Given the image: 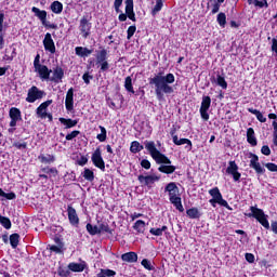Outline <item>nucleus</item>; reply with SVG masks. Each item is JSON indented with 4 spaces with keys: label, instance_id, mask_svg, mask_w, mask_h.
<instances>
[{
    "label": "nucleus",
    "instance_id": "obj_51",
    "mask_svg": "<svg viewBox=\"0 0 277 277\" xmlns=\"http://www.w3.org/2000/svg\"><path fill=\"white\" fill-rule=\"evenodd\" d=\"M81 132L79 130H75L71 133L66 135V140L68 142H70V140H75V137H77V135H79Z\"/></svg>",
    "mask_w": 277,
    "mask_h": 277
},
{
    "label": "nucleus",
    "instance_id": "obj_36",
    "mask_svg": "<svg viewBox=\"0 0 277 277\" xmlns=\"http://www.w3.org/2000/svg\"><path fill=\"white\" fill-rule=\"evenodd\" d=\"M38 159L41 161V163H53V161H55V157L51 155H40Z\"/></svg>",
    "mask_w": 277,
    "mask_h": 277
},
{
    "label": "nucleus",
    "instance_id": "obj_10",
    "mask_svg": "<svg viewBox=\"0 0 277 277\" xmlns=\"http://www.w3.org/2000/svg\"><path fill=\"white\" fill-rule=\"evenodd\" d=\"M209 107H211V97L203 96L199 109L202 120H209Z\"/></svg>",
    "mask_w": 277,
    "mask_h": 277
},
{
    "label": "nucleus",
    "instance_id": "obj_58",
    "mask_svg": "<svg viewBox=\"0 0 277 277\" xmlns=\"http://www.w3.org/2000/svg\"><path fill=\"white\" fill-rule=\"evenodd\" d=\"M217 12H220V4L217 1H214L212 4V14H217Z\"/></svg>",
    "mask_w": 277,
    "mask_h": 277
},
{
    "label": "nucleus",
    "instance_id": "obj_15",
    "mask_svg": "<svg viewBox=\"0 0 277 277\" xmlns=\"http://www.w3.org/2000/svg\"><path fill=\"white\" fill-rule=\"evenodd\" d=\"M43 47L45 51H49V53H55V42L53 41V37H51L50 32H47L44 36Z\"/></svg>",
    "mask_w": 277,
    "mask_h": 277
},
{
    "label": "nucleus",
    "instance_id": "obj_4",
    "mask_svg": "<svg viewBox=\"0 0 277 277\" xmlns=\"http://www.w3.org/2000/svg\"><path fill=\"white\" fill-rule=\"evenodd\" d=\"M44 96H47V93L34 85L28 90L26 101L27 103H36V101H40Z\"/></svg>",
    "mask_w": 277,
    "mask_h": 277
},
{
    "label": "nucleus",
    "instance_id": "obj_11",
    "mask_svg": "<svg viewBox=\"0 0 277 277\" xmlns=\"http://www.w3.org/2000/svg\"><path fill=\"white\" fill-rule=\"evenodd\" d=\"M52 103H53V100H48V101L43 102L42 104H40V106L37 108L38 118H50V120H53V116L47 114V109H48L49 105H51Z\"/></svg>",
    "mask_w": 277,
    "mask_h": 277
},
{
    "label": "nucleus",
    "instance_id": "obj_17",
    "mask_svg": "<svg viewBox=\"0 0 277 277\" xmlns=\"http://www.w3.org/2000/svg\"><path fill=\"white\" fill-rule=\"evenodd\" d=\"M74 96H75V91L72 90V88H70L67 91L66 98H65V107L67 111H72V108L75 105Z\"/></svg>",
    "mask_w": 277,
    "mask_h": 277
},
{
    "label": "nucleus",
    "instance_id": "obj_12",
    "mask_svg": "<svg viewBox=\"0 0 277 277\" xmlns=\"http://www.w3.org/2000/svg\"><path fill=\"white\" fill-rule=\"evenodd\" d=\"M226 173L230 174L235 182H237V181H239V179H241V173H239V166H237V162H235V161L228 162Z\"/></svg>",
    "mask_w": 277,
    "mask_h": 277
},
{
    "label": "nucleus",
    "instance_id": "obj_13",
    "mask_svg": "<svg viewBox=\"0 0 277 277\" xmlns=\"http://www.w3.org/2000/svg\"><path fill=\"white\" fill-rule=\"evenodd\" d=\"M35 72H38L42 81H50L51 72H53V70L49 69V67H47L45 65H37Z\"/></svg>",
    "mask_w": 277,
    "mask_h": 277
},
{
    "label": "nucleus",
    "instance_id": "obj_41",
    "mask_svg": "<svg viewBox=\"0 0 277 277\" xmlns=\"http://www.w3.org/2000/svg\"><path fill=\"white\" fill-rule=\"evenodd\" d=\"M87 230L88 233H90L91 235H98L101 234L98 230V226H93L92 224L88 223L87 224Z\"/></svg>",
    "mask_w": 277,
    "mask_h": 277
},
{
    "label": "nucleus",
    "instance_id": "obj_59",
    "mask_svg": "<svg viewBox=\"0 0 277 277\" xmlns=\"http://www.w3.org/2000/svg\"><path fill=\"white\" fill-rule=\"evenodd\" d=\"M88 163V157L81 156L80 159H78V166H85Z\"/></svg>",
    "mask_w": 277,
    "mask_h": 277
},
{
    "label": "nucleus",
    "instance_id": "obj_64",
    "mask_svg": "<svg viewBox=\"0 0 277 277\" xmlns=\"http://www.w3.org/2000/svg\"><path fill=\"white\" fill-rule=\"evenodd\" d=\"M272 51H274V53H276V55H277V40L276 39H273Z\"/></svg>",
    "mask_w": 277,
    "mask_h": 277
},
{
    "label": "nucleus",
    "instance_id": "obj_50",
    "mask_svg": "<svg viewBox=\"0 0 277 277\" xmlns=\"http://www.w3.org/2000/svg\"><path fill=\"white\" fill-rule=\"evenodd\" d=\"M141 265H143V267H145V269H148L149 272L153 269V264L147 259H144L141 262Z\"/></svg>",
    "mask_w": 277,
    "mask_h": 277
},
{
    "label": "nucleus",
    "instance_id": "obj_55",
    "mask_svg": "<svg viewBox=\"0 0 277 277\" xmlns=\"http://www.w3.org/2000/svg\"><path fill=\"white\" fill-rule=\"evenodd\" d=\"M97 228L100 233H110L109 225L107 224H101Z\"/></svg>",
    "mask_w": 277,
    "mask_h": 277
},
{
    "label": "nucleus",
    "instance_id": "obj_48",
    "mask_svg": "<svg viewBox=\"0 0 277 277\" xmlns=\"http://www.w3.org/2000/svg\"><path fill=\"white\" fill-rule=\"evenodd\" d=\"M216 21L221 27H224L226 25V14L219 13Z\"/></svg>",
    "mask_w": 277,
    "mask_h": 277
},
{
    "label": "nucleus",
    "instance_id": "obj_39",
    "mask_svg": "<svg viewBox=\"0 0 277 277\" xmlns=\"http://www.w3.org/2000/svg\"><path fill=\"white\" fill-rule=\"evenodd\" d=\"M116 276V271L111 269H101V272L97 274V277H114Z\"/></svg>",
    "mask_w": 277,
    "mask_h": 277
},
{
    "label": "nucleus",
    "instance_id": "obj_9",
    "mask_svg": "<svg viewBox=\"0 0 277 277\" xmlns=\"http://www.w3.org/2000/svg\"><path fill=\"white\" fill-rule=\"evenodd\" d=\"M91 161L95 166V168H98L100 170L105 171V160H103V156L101 153V148H96L94 153L92 154Z\"/></svg>",
    "mask_w": 277,
    "mask_h": 277
},
{
    "label": "nucleus",
    "instance_id": "obj_30",
    "mask_svg": "<svg viewBox=\"0 0 277 277\" xmlns=\"http://www.w3.org/2000/svg\"><path fill=\"white\" fill-rule=\"evenodd\" d=\"M166 230H168V226L163 225L161 228H150L149 233L150 235H154L155 237H161V235H163V233H166Z\"/></svg>",
    "mask_w": 277,
    "mask_h": 277
},
{
    "label": "nucleus",
    "instance_id": "obj_7",
    "mask_svg": "<svg viewBox=\"0 0 277 277\" xmlns=\"http://www.w3.org/2000/svg\"><path fill=\"white\" fill-rule=\"evenodd\" d=\"M210 196H212V200H215L217 205L221 207H225V209H228L229 211L232 210L230 206L228 205V201L222 197V193H220V188L214 187L209 190Z\"/></svg>",
    "mask_w": 277,
    "mask_h": 277
},
{
    "label": "nucleus",
    "instance_id": "obj_6",
    "mask_svg": "<svg viewBox=\"0 0 277 277\" xmlns=\"http://www.w3.org/2000/svg\"><path fill=\"white\" fill-rule=\"evenodd\" d=\"M31 12H34L35 16L41 21V24L43 27H49L50 29H57V26L55 24H51L47 21V11H42L36 6H32Z\"/></svg>",
    "mask_w": 277,
    "mask_h": 277
},
{
    "label": "nucleus",
    "instance_id": "obj_33",
    "mask_svg": "<svg viewBox=\"0 0 277 277\" xmlns=\"http://www.w3.org/2000/svg\"><path fill=\"white\" fill-rule=\"evenodd\" d=\"M130 150H131L132 153H134V154H135V153H140V151L144 150V146H142V145L140 144V142L133 141V142L131 143Z\"/></svg>",
    "mask_w": 277,
    "mask_h": 277
},
{
    "label": "nucleus",
    "instance_id": "obj_24",
    "mask_svg": "<svg viewBox=\"0 0 277 277\" xmlns=\"http://www.w3.org/2000/svg\"><path fill=\"white\" fill-rule=\"evenodd\" d=\"M122 261L126 263H137V253L136 252H128L121 255Z\"/></svg>",
    "mask_w": 277,
    "mask_h": 277
},
{
    "label": "nucleus",
    "instance_id": "obj_62",
    "mask_svg": "<svg viewBox=\"0 0 277 277\" xmlns=\"http://www.w3.org/2000/svg\"><path fill=\"white\" fill-rule=\"evenodd\" d=\"M246 261H248V263H254V254L246 253Z\"/></svg>",
    "mask_w": 277,
    "mask_h": 277
},
{
    "label": "nucleus",
    "instance_id": "obj_1",
    "mask_svg": "<svg viewBox=\"0 0 277 277\" xmlns=\"http://www.w3.org/2000/svg\"><path fill=\"white\" fill-rule=\"evenodd\" d=\"M174 81H176V78L173 74L163 76L161 72L149 79V84L155 85V94L158 101H163V94H174V88H172Z\"/></svg>",
    "mask_w": 277,
    "mask_h": 277
},
{
    "label": "nucleus",
    "instance_id": "obj_38",
    "mask_svg": "<svg viewBox=\"0 0 277 277\" xmlns=\"http://www.w3.org/2000/svg\"><path fill=\"white\" fill-rule=\"evenodd\" d=\"M100 130L101 133L97 134L96 140H98V142H105V140H107V129H105L103 126H100Z\"/></svg>",
    "mask_w": 277,
    "mask_h": 277
},
{
    "label": "nucleus",
    "instance_id": "obj_54",
    "mask_svg": "<svg viewBox=\"0 0 277 277\" xmlns=\"http://www.w3.org/2000/svg\"><path fill=\"white\" fill-rule=\"evenodd\" d=\"M122 1L123 0H115V2H114L115 12H117V14L120 13V8L122 5Z\"/></svg>",
    "mask_w": 277,
    "mask_h": 277
},
{
    "label": "nucleus",
    "instance_id": "obj_18",
    "mask_svg": "<svg viewBox=\"0 0 277 277\" xmlns=\"http://www.w3.org/2000/svg\"><path fill=\"white\" fill-rule=\"evenodd\" d=\"M80 31L82 34V37L88 38L90 36V29H92V25L88 22V18L83 17L80 21Z\"/></svg>",
    "mask_w": 277,
    "mask_h": 277
},
{
    "label": "nucleus",
    "instance_id": "obj_60",
    "mask_svg": "<svg viewBox=\"0 0 277 277\" xmlns=\"http://www.w3.org/2000/svg\"><path fill=\"white\" fill-rule=\"evenodd\" d=\"M13 146L18 148V150H23V148H27V143H14Z\"/></svg>",
    "mask_w": 277,
    "mask_h": 277
},
{
    "label": "nucleus",
    "instance_id": "obj_37",
    "mask_svg": "<svg viewBox=\"0 0 277 277\" xmlns=\"http://www.w3.org/2000/svg\"><path fill=\"white\" fill-rule=\"evenodd\" d=\"M0 224L1 226H3V228H5L6 230H10V228H12V221H10L8 217L5 216H1L0 215Z\"/></svg>",
    "mask_w": 277,
    "mask_h": 277
},
{
    "label": "nucleus",
    "instance_id": "obj_28",
    "mask_svg": "<svg viewBox=\"0 0 277 277\" xmlns=\"http://www.w3.org/2000/svg\"><path fill=\"white\" fill-rule=\"evenodd\" d=\"M247 142H249L251 146H256V136H254V129L252 128L247 130Z\"/></svg>",
    "mask_w": 277,
    "mask_h": 277
},
{
    "label": "nucleus",
    "instance_id": "obj_42",
    "mask_svg": "<svg viewBox=\"0 0 277 277\" xmlns=\"http://www.w3.org/2000/svg\"><path fill=\"white\" fill-rule=\"evenodd\" d=\"M18 239H19L18 234H13L10 236V243H11L12 248H17Z\"/></svg>",
    "mask_w": 277,
    "mask_h": 277
},
{
    "label": "nucleus",
    "instance_id": "obj_23",
    "mask_svg": "<svg viewBox=\"0 0 277 277\" xmlns=\"http://www.w3.org/2000/svg\"><path fill=\"white\" fill-rule=\"evenodd\" d=\"M171 205H173L175 207V209H177V211H180L181 213H183V211H185V209L183 208V203L181 202V197L179 195H175L173 197H169Z\"/></svg>",
    "mask_w": 277,
    "mask_h": 277
},
{
    "label": "nucleus",
    "instance_id": "obj_27",
    "mask_svg": "<svg viewBox=\"0 0 277 277\" xmlns=\"http://www.w3.org/2000/svg\"><path fill=\"white\" fill-rule=\"evenodd\" d=\"M171 163H164L161 164L158 170L159 172H162V174H173V172L176 170V167L170 166Z\"/></svg>",
    "mask_w": 277,
    "mask_h": 277
},
{
    "label": "nucleus",
    "instance_id": "obj_14",
    "mask_svg": "<svg viewBox=\"0 0 277 277\" xmlns=\"http://www.w3.org/2000/svg\"><path fill=\"white\" fill-rule=\"evenodd\" d=\"M250 160V168H253L255 170L256 174H265V168L261 166V162H259V156L252 154Z\"/></svg>",
    "mask_w": 277,
    "mask_h": 277
},
{
    "label": "nucleus",
    "instance_id": "obj_49",
    "mask_svg": "<svg viewBox=\"0 0 277 277\" xmlns=\"http://www.w3.org/2000/svg\"><path fill=\"white\" fill-rule=\"evenodd\" d=\"M136 27L135 26H130L127 30V34H128V37L127 39L128 40H131V38H133V36L135 35V31H136Z\"/></svg>",
    "mask_w": 277,
    "mask_h": 277
},
{
    "label": "nucleus",
    "instance_id": "obj_16",
    "mask_svg": "<svg viewBox=\"0 0 277 277\" xmlns=\"http://www.w3.org/2000/svg\"><path fill=\"white\" fill-rule=\"evenodd\" d=\"M9 116L11 118L10 127H15L16 122L23 120L21 116V109L16 107H12L9 111Z\"/></svg>",
    "mask_w": 277,
    "mask_h": 277
},
{
    "label": "nucleus",
    "instance_id": "obj_2",
    "mask_svg": "<svg viewBox=\"0 0 277 277\" xmlns=\"http://www.w3.org/2000/svg\"><path fill=\"white\" fill-rule=\"evenodd\" d=\"M145 148L148 150L149 155H151L153 159H155L156 163H172L169 158L161 154V151L158 150V148L155 146V142L153 141H146L145 142Z\"/></svg>",
    "mask_w": 277,
    "mask_h": 277
},
{
    "label": "nucleus",
    "instance_id": "obj_35",
    "mask_svg": "<svg viewBox=\"0 0 277 277\" xmlns=\"http://www.w3.org/2000/svg\"><path fill=\"white\" fill-rule=\"evenodd\" d=\"M124 88L128 92H131V94H135V91L133 90V80L129 76L126 78Z\"/></svg>",
    "mask_w": 277,
    "mask_h": 277
},
{
    "label": "nucleus",
    "instance_id": "obj_47",
    "mask_svg": "<svg viewBox=\"0 0 277 277\" xmlns=\"http://www.w3.org/2000/svg\"><path fill=\"white\" fill-rule=\"evenodd\" d=\"M105 60H107V51L106 50H102L98 55H97V64H101L103 62H106Z\"/></svg>",
    "mask_w": 277,
    "mask_h": 277
},
{
    "label": "nucleus",
    "instance_id": "obj_56",
    "mask_svg": "<svg viewBox=\"0 0 277 277\" xmlns=\"http://www.w3.org/2000/svg\"><path fill=\"white\" fill-rule=\"evenodd\" d=\"M141 166L142 168H144L145 170H150V161H148L147 159H144L141 161Z\"/></svg>",
    "mask_w": 277,
    "mask_h": 277
},
{
    "label": "nucleus",
    "instance_id": "obj_52",
    "mask_svg": "<svg viewBox=\"0 0 277 277\" xmlns=\"http://www.w3.org/2000/svg\"><path fill=\"white\" fill-rule=\"evenodd\" d=\"M261 153H262V155L269 157V155H272V149H269V146L264 145V146H262Z\"/></svg>",
    "mask_w": 277,
    "mask_h": 277
},
{
    "label": "nucleus",
    "instance_id": "obj_3",
    "mask_svg": "<svg viewBox=\"0 0 277 277\" xmlns=\"http://www.w3.org/2000/svg\"><path fill=\"white\" fill-rule=\"evenodd\" d=\"M250 213L246 214L247 217H254L258 220V222L264 227L266 228V230H268L269 228V221L267 220V214H265V212L261 209H259L258 207L251 206L250 207Z\"/></svg>",
    "mask_w": 277,
    "mask_h": 277
},
{
    "label": "nucleus",
    "instance_id": "obj_26",
    "mask_svg": "<svg viewBox=\"0 0 277 277\" xmlns=\"http://www.w3.org/2000/svg\"><path fill=\"white\" fill-rule=\"evenodd\" d=\"M75 51L76 55H78L79 57H88L89 55H92V50L88 48L77 47Z\"/></svg>",
    "mask_w": 277,
    "mask_h": 277
},
{
    "label": "nucleus",
    "instance_id": "obj_22",
    "mask_svg": "<svg viewBox=\"0 0 277 277\" xmlns=\"http://www.w3.org/2000/svg\"><path fill=\"white\" fill-rule=\"evenodd\" d=\"M164 192H168L169 198L179 196V186H176V183L171 182L166 186Z\"/></svg>",
    "mask_w": 277,
    "mask_h": 277
},
{
    "label": "nucleus",
    "instance_id": "obj_29",
    "mask_svg": "<svg viewBox=\"0 0 277 277\" xmlns=\"http://www.w3.org/2000/svg\"><path fill=\"white\" fill-rule=\"evenodd\" d=\"M61 124H64L66 129H72V127H77V120L60 118Z\"/></svg>",
    "mask_w": 277,
    "mask_h": 277
},
{
    "label": "nucleus",
    "instance_id": "obj_53",
    "mask_svg": "<svg viewBox=\"0 0 277 277\" xmlns=\"http://www.w3.org/2000/svg\"><path fill=\"white\" fill-rule=\"evenodd\" d=\"M265 168H267V170H269V172H277V164L276 163L268 162V163L265 164Z\"/></svg>",
    "mask_w": 277,
    "mask_h": 277
},
{
    "label": "nucleus",
    "instance_id": "obj_32",
    "mask_svg": "<svg viewBox=\"0 0 277 277\" xmlns=\"http://www.w3.org/2000/svg\"><path fill=\"white\" fill-rule=\"evenodd\" d=\"M133 228L138 233H144L146 230V223L142 220H138L134 223Z\"/></svg>",
    "mask_w": 277,
    "mask_h": 277
},
{
    "label": "nucleus",
    "instance_id": "obj_45",
    "mask_svg": "<svg viewBox=\"0 0 277 277\" xmlns=\"http://www.w3.org/2000/svg\"><path fill=\"white\" fill-rule=\"evenodd\" d=\"M249 3H252L255 8H267V1H259V0H249Z\"/></svg>",
    "mask_w": 277,
    "mask_h": 277
},
{
    "label": "nucleus",
    "instance_id": "obj_57",
    "mask_svg": "<svg viewBox=\"0 0 277 277\" xmlns=\"http://www.w3.org/2000/svg\"><path fill=\"white\" fill-rule=\"evenodd\" d=\"M50 250L51 252H55L56 254H62V248L58 246L53 245L50 247Z\"/></svg>",
    "mask_w": 277,
    "mask_h": 277
},
{
    "label": "nucleus",
    "instance_id": "obj_43",
    "mask_svg": "<svg viewBox=\"0 0 277 277\" xmlns=\"http://www.w3.org/2000/svg\"><path fill=\"white\" fill-rule=\"evenodd\" d=\"M161 8H163V0H156V4L153 9V14H157L158 12H161Z\"/></svg>",
    "mask_w": 277,
    "mask_h": 277
},
{
    "label": "nucleus",
    "instance_id": "obj_19",
    "mask_svg": "<svg viewBox=\"0 0 277 277\" xmlns=\"http://www.w3.org/2000/svg\"><path fill=\"white\" fill-rule=\"evenodd\" d=\"M62 79H64V69H62V67L54 68L53 76L50 77V81H53V83H62Z\"/></svg>",
    "mask_w": 277,
    "mask_h": 277
},
{
    "label": "nucleus",
    "instance_id": "obj_5",
    "mask_svg": "<svg viewBox=\"0 0 277 277\" xmlns=\"http://www.w3.org/2000/svg\"><path fill=\"white\" fill-rule=\"evenodd\" d=\"M126 13H120L119 14V21L121 23H124V21H127V16L128 18H130V21L135 22V12L133 11V0H126Z\"/></svg>",
    "mask_w": 277,
    "mask_h": 277
},
{
    "label": "nucleus",
    "instance_id": "obj_46",
    "mask_svg": "<svg viewBox=\"0 0 277 277\" xmlns=\"http://www.w3.org/2000/svg\"><path fill=\"white\" fill-rule=\"evenodd\" d=\"M85 181H94V172L90 169H85L83 173Z\"/></svg>",
    "mask_w": 277,
    "mask_h": 277
},
{
    "label": "nucleus",
    "instance_id": "obj_25",
    "mask_svg": "<svg viewBox=\"0 0 277 277\" xmlns=\"http://www.w3.org/2000/svg\"><path fill=\"white\" fill-rule=\"evenodd\" d=\"M68 269H70V272H83V269H85V262H81V263L71 262L68 264Z\"/></svg>",
    "mask_w": 277,
    "mask_h": 277
},
{
    "label": "nucleus",
    "instance_id": "obj_8",
    "mask_svg": "<svg viewBox=\"0 0 277 277\" xmlns=\"http://www.w3.org/2000/svg\"><path fill=\"white\" fill-rule=\"evenodd\" d=\"M138 183L141 185H145L146 187H150L154 183H157L161 180V175L150 174V175H138Z\"/></svg>",
    "mask_w": 277,
    "mask_h": 277
},
{
    "label": "nucleus",
    "instance_id": "obj_61",
    "mask_svg": "<svg viewBox=\"0 0 277 277\" xmlns=\"http://www.w3.org/2000/svg\"><path fill=\"white\" fill-rule=\"evenodd\" d=\"M82 79H83L84 83H87V85H88V84H90V81H92V76H90L89 74H84L82 76Z\"/></svg>",
    "mask_w": 277,
    "mask_h": 277
},
{
    "label": "nucleus",
    "instance_id": "obj_63",
    "mask_svg": "<svg viewBox=\"0 0 277 277\" xmlns=\"http://www.w3.org/2000/svg\"><path fill=\"white\" fill-rule=\"evenodd\" d=\"M70 273L66 269L60 268L58 269V276L67 277Z\"/></svg>",
    "mask_w": 277,
    "mask_h": 277
},
{
    "label": "nucleus",
    "instance_id": "obj_21",
    "mask_svg": "<svg viewBox=\"0 0 277 277\" xmlns=\"http://www.w3.org/2000/svg\"><path fill=\"white\" fill-rule=\"evenodd\" d=\"M173 144H175V146H183L186 144L187 150H192V141L188 138H179L177 135H173Z\"/></svg>",
    "mask_w": 277,
    "mask_h": 277
},
{
    "label": "nucleus",
    "instance_id": "obj_20",
    "mask_svg": "<svg viewBox=\"0 0 277 277\" xmlns=\"http://www.w3.org/2000/svg\"><path fill=\"white\" fill-rule=\"evenodd\" d=\"M67 213L70 224L72 226H77V224H79V216L77 215V210H75V208H72L71 206H68Z\"/></svg>",
    "mask_w": 277,
    "mask_h": 277
},
{
    "label": "nucleus",
    "instance_id": "obj_40",
    "mask_svg": "<svg viewBox=\"0 0 277 277\" xmlns=\"http://www.w3.org/2000/svg\"><path fill=\"white\" fill-rule=\"evenodd\" d=\"M216 83L223 90H226L228 88V83L226 82V79H224V77H222V76H217Z\"/></svg>",
    "mask_w": 277,
    "mask_h": 277
},
{
    "label": "nucleus",
    "instance_id": "obj_31",
    "mask_svg": "<svg viewBox=\"0 0 277 277\" xmlns=\"http://www.w3.org/2000/svg\"><path fill=\"white\" fill-rule=\"evenodd\" d=\"M51 10L54 14H62V10H64V5L60 1H54L51 4Z\"/></svg>",
    "mask_w": 277,
    "mask_h": 277
},
{
    "label": "nucleus",
    "instance_id": "obj_44",
    "mask_svg": "<svg viewBox=\"0 0 277 277\" xmlns=\"http://www.w3.org/2000/svg\"><path fill=\"white\" fill-rule=\"evenodd\" d=\"M42 172L48 176H57V170L53 168H43Z\"/></svg>",
    "mask_w": 277,
    "mask_h": 277
},
{
    "label": "nucleus",
    "instance_id": "obj_34",
    "mask_svg": "<svg viewBox=\"0 0 277 277\" xmlns=\"http://www.w3.org/2000/svg\"><path fill=\"white\" fill-rule=\"evenodd\" d=\"M186 214L192 220H197V217H200V212L198 211V208H192V209L187 210Z\"/></svg>",
    "mask_w": 277,
    "mask_h": 277
}]
</instances>
